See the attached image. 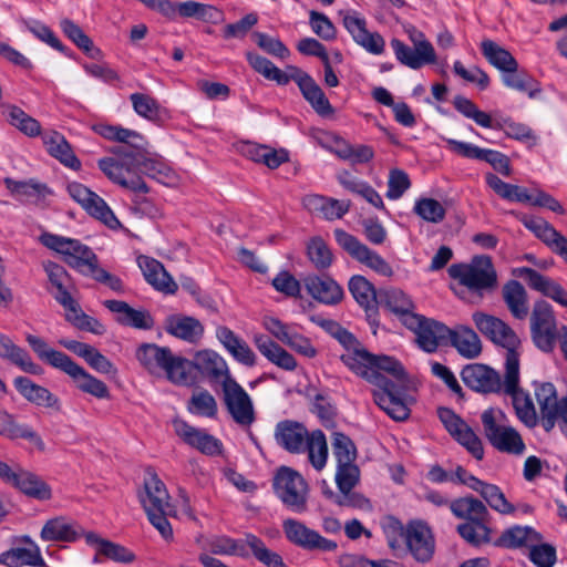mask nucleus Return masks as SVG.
I'll use <instances>...</instances> for the list:
<instances>
[{
	"instance_id": "nucleus-15",
	"label": "nucleus",
	"mask_w": 567,
	"mask_h": 567,
	"mask_svg": "<svg viewBox=\"0 0 567 567\" xmlns=\"http://www.w3.org/2000/svg\"><path fill=\"white\" fill-rule=\"evenodd\" d=\"M450 481L466 485L468 488L477 492L488 506L499 514L509 515L514 514L516 511V507L506 499L504 493L497 485L477 478L462 466L455 468L450 475Z\"/></svg>"
},
{
	"instance_id": "nucleus-61",
	"label": "nucleus",
	"mask_w": 567,
	"mask_h": 567,
	"mask_svg": "<svg viewBox=\"0 0 567 567\" xmlns=\"http://www.w3.org/2000/svg\"><path fill=\"white\" fill-rule=\"evenodd\" d=\"M60 28L65 37H68L79 49L86 53L90 58H96L101 51L94 48L92 40L84 33V31L74 21L63 19L60 22Z\"/></svg>"
},
{
	"instance_id": "nucleus-16",
	"label": "nucleus",
	"mask_w": 567,
	"mask_h": 567,
	"mask_svg": "<svg viewBox=\"0 0 567 567\" xmlns=\"http://www.w3.org/2000/svg\"><path fill=\"white\" fill-rule=\"evenodd\" d=\"M70 197L76 202L90 216L103 223L111 229L122 227L120 220L106 202L96 193L79 182H71L66 186Z\"/></svg>"
},
{
	"instance_id": "nucleus-38",
	"label": "nucleus",
	"mask_w": 567,
	"mask_h": 567,
	"mask_svg": "<svg viewBox=\"0 0 567 567\" xmlns=\"http://www.w3.org/2000/svg\"><path fill=\"white\" fill-rule=\"evenodd\" d=\"M216 338L236 361L247 367L255 365L256 355L254 351L244 339L238 337L228 327H217Z\"/></svg>"
},
{
	"instance_id": "nucleus-7",
	"label": "nucleus",
	"mask_w": 567,
	"mask_h": 567,
	"mask_svg": "<svg viewBox=\"0 0 567 567\" xmlns=\"http://www.w3.org/2000/svg\"><path fill=\"white\" fill-rule=\"evenodd\" d=\"M483 432L489 444L499 452L522 455L526 445L518 431L513 427L499 409H487L481 415Z\"/></svg>"
},
{
	"instance_id": "nucleus-48",
	"label": "nucleus",
	"mask_w": 567,
	"mask_h": 567,
	"mask_svg": "<svg viewBox=\"0 0 567 567\" xmlns=\"http://www.w3.org/2000/svg\"><path fill=\"white\" fill-rule=\"evenodd\" d=\"M447 339L451 340L458 353L465 358H476L482 351V344L476 332L468 327H457L451 330Z\"/></svg>"
},
{
	"instance_id": "nucleus-58",
	"label": "nucleus",
	"mask_w": 567,
	"mask_h": 567,
	"mask_svg": "<svg viewBox=\"0 0 567 567\" xmlns=\"http://www.w3.org/2000/svg\"><path fill=\"white\" fill-rule=\"evenodd\" d=\"M502 81L505 86L526 93L530 99L537 97L542 92L538 81L525 72H518V70L507 71L502 75Z\"/></svg>"
},
{
	"instance_id": "nucleus-42",
	"label": "nucleus",
	"mask_w": 567,
	"mask_h": 567,
	"mask_svg": "<svg viewBox=\"0 0 567 567\" xmlns=\"http://www.w3.org/2000/svg\"><path fill=\"white\" fill-rule=\"evenodd\" d=\"M379 305L384 306L396 315L405 326L410 316H415V305L412 299L400 289H388L379 292Z\"/></svg>"
},
{
	"instance_id": "nucleus-49",
	"label": "nucleus",
	"mask_w": 567,
	"mask_h": 567,
	"mask_svg": "<svg viewBox=\"0 0 567 567\" xmlns=\"http://www.w3.org/2000/svg\"><path fill=\"white\" fill-rule=\"evenodd\" d=\"M172 350L167 347H159L154 343H144L136 351L140 363L154 373L164 371Z\"/></svg>"
},
{
	"instance_id": "nucleus-55",
	"label": "nucleus",
	"mask_w": 567,
	"mask_h": 567,
	"mask_svg": "<svg viewBox=\"0 0 567 567\" xmlns=\"http://www.w3.org/2000/svg\"><path fill=\"white\" fill-rule=\"evenodd\" d=\"M349 291L365 310H373L379 305V293L363 276L355 275L349 280Z\"/></svg>"
},
{
	"instance_id": "nucleus-19",
	"label": "nucleus",
	"mask_w": 567,
	"mask_h": 567,
	"mask_svg": "<svg viewBox=\"0 0 567 567\" xmlns=\"http://www.w3.org/2000/svg\"><path fill=\"white\" fill-rule=\"evenodd\" d=\"M535 398L539 406L542 425L545 431L554 429L556 421L567 408V395L558 398L555 385L550 382H533Z\"/></svg>"
},
{
	"instance_id": "nucleus-63",
	"label": "nucleus",
	"mask_w": 567,
	"mask_h": 567,
	"mask_svg": "<svg viewBox=\"0 0 567 567\" xmlns=\"http://www.w3.org/2000/svg\"><path fill=\"white\" fill-rule=\"evenodd\" d=\"M453 105L466 118L473 120L477 125L484 128L493 127V120L489 114L481 111L470 99L457 95L453 100Z\"/></svg>"
},
{
	"instance_id": "nucleus-24",
	"label": "nucleus",
	"mask_w": 567,
	"mask_h": 567,
	"mask_svg": "<svg viewBox=\"0 0 567 567\" xmlns=\"http://www.w3.org/2000/svg\"><path fill=\"white\" fill-rule=\"evenodd\" d=\"M175 433L189 446L200 453L213 456L219 455L223 451V443L219 439L206 432L204 429L195 427L183 420H175Z\"/></svg>"
},
{
	"instance_id": "nucleus-64",
	"label": "nucleus",
	"mask_w": 567,
	"mask_h": 567,
	"mask_svg": "<svg viewBox=\"0 0 567 567\" xmlns=\"http://www.w3.org/2000/svg\"><path fill=\"white\" fill-rule=\"evenodd\" d=\"M247 543L254 557L266 567H286L282 557L269 549L264 540L256 535L247 536Z\"/></svg>"
},
{
	"instance_id": "nucleus-62",
	"label": "nucleus",
	"mask_w": 567,
	"mask_h": 567,
	"mask_svg": "<svg viewBox=\"0 0 567 567\" xmlns=\"http://www.w3.org/2000/svg\"><path fill=\"white\" fill-rule=\"evenodd\" d=\"M8 122L29 137H35L41 134V124L39 121L18 106L9 107Z\"/></svg>"
},
{
	"instance_id": "nucleus-3",
	"label": "nucleus",
	"mask_w": 567,
	"mask_h": 567,
	"mask_svg": "<svg viewBox=\"0 0 567 567\" xmlns=\"http://www.w3.org/2000/svg\"><path fill=\"white\" fill-rule=\"evenodd\" d=\"M246 59L257 73L278 85H287L290 81H295L305 100L319 115L328 116L333 113V107L321 87L300 68L287 65L286 71H282L267 58L252 52H247Z\"/></svg>"
},
{
	"instance_id": "nucleus-37",
	"label": "nucleus",
	"mask_w": 567,
	"mask_h": 567,
	"mask_svg": "<svg viewBox=\"0 0 567 567\" xmlns=\"http://www.w3.org/2000/svg\"><path fill=\"white\" fill-rule=\"evenodd\" d=\"M308 293L324 305H337L343 298L342 287L330 277L308 276L303 280Z\"/></svg>"
},
{
	"instance_id": "nucleus-10",
	"label": "nucleus",
	"mask_w": 567,
	"mask_h": 567,
	"mask_svg": "<svg viewBox=\"0 0 567 567\" xmlns=\"http://www.w3.org/2000/svg\"><path fill=\"white\" fill-rule=\"evenodd\" d=\"M504 393L513 400L518 419L527 426H535L537 412L528 392L519 386V360L511 354L504 374Z\"/></svg>"
},
{
	"instance_id": "nucleus-27",
	"label": "nucleus",
	"mask_w": 567,
	"mask_h": 567,
	"mask_svg": "<svg viewBox=\"0 0 567 567\" xmlns=\"http://www.w3.org/2000/svg\"><path fill=\"white\" fill-rule=\"evenodd\" d=\"M86 544L95 550L94 563L109 559L114 563L130 564L135 560V554L125 546L101 537L94 532L84 534Z\"/></svg>"
},
{
	"instance_id": "nucleus-14",
	"label": "nucleus",
	"mask_w": 567,
	"mask_h": 567,
	"mask_svg": "<svg viewBox=\"0 0 567 567\" xmlns=\"http://www.w3.org/2000/svg\"><path fill=\"white\" fill-rule=\"evenodd\" d=\"M333 235L337 244L353 259L369 267L380 276L391 277L393 275L391 265L377 251L361 243L355 236L341 228L334 229Z\"/></svg>"
},
{
	"instance_id": "nucleus-50",
	"label": "nucleus",
	"mask_w": 567,
	"mask_h": 567,
	"mask_svg": "<svg viewBox=\"0 0 567 567\" xmlns=\"http://www.w3.org/2000/svg\"><path fill=\"white\" fill-rule=\"evenodd\" d=\"M391 47L396 60L412 70H419L426 64H434L436 62V55L423 58L420 49L416 47L411 48L399 39H392Z\"/></svg>"
},
{
	"instance_id": "nucleus-35",
	"label": "nucleus",
	"mask_w": 567,
	"mask_h": 567,
	"mask_svg": "<svg viewBox=\"0 0 567 567\" xmlns=\"http://www.w3.org/2000/svg\"><path fill=\"white\" fill-rule=\"evenodd\" d=\"M61 371L72 379L76 389L81 392L87 393L100 400L110 398V390L107 385L103 381L90 374L72 359L69 360Z\"/></svg>"
},
{
	"instance_id": "nucleus-41",
	"label": "nucleus",
	"mask_w": 567,
	"mask_h": 567,
	"mask_svg": "<svg viewBox=\"0 0 567 567\" xmlns=\"http://www.w3.org/2000/svg\"><path fill=\"white\" fill-rule=\"evenodd\" d=\"M302 203L309 212L320 214L327 220L340 219L350 209L349 200H339L320 195H308Z\"/></svg>"
},
{
	"instance_id": "nucleus-13",
	"label": "nucleus",
	"mask_w": 567,
	"mask_h": 567,
	"mask_svg": "<svg viewBox=\"0 0 567 567\" xmlns=\"http://www.w3.org/2000/svg\"><path fill=\"white\" fill-rule=\"evenodd\" d=\"M40 240L47 248L62 255L64 261L79 272L95 260L94 251L78 239L45 233Z\"/></svg>"
},
{
	"instance_id": "nucleus-22",
	"label": "nucleus",
	"mask_w": 567,
	"mask_h": 567,
	"mask_svg": "<svg viewBox=\"0 0 567 567\" xmlns=\"http://www.w3.org/2000/svg\"><path fill=\"white\" fill-rule=\"evenodd\" d=\"M0 477L32 498L48 501L52 497L51 487L38 475L22 470L14 472L2 461H0Z\"/></svg>"
},
{
	"instance_id": "nucleus-18",
	"label": "nucleus",
	"mask_w": 567,
	"mask_h": 567,
	"mask_svg": "<svg viewBox=\"0 0 567 567\" xmlns=\"http://www.w3.org/2000/svg\"><path fill=\"white\" fill-rule=\"evenodd\" d=\"M225 406L236 424L246 429L256 421L252 400L246 390L236 381L228 380L223 388Z\"/></svg>"
},
{
	"instance_id": "nucleus-11",
	"label": "nucleus",
	"mask_w": 567,
	"mask_h": 567,
	"mask_svg": "<svg viewBox=\"0 0 567 567\" xmlns=\"http://www.w3.org/2000/svg\"><path fill=\"white\" fill-rule=\"evenodd\" d=\"M529 321L530 336L536 348L546 353L551 352L559 337L553 307L545 300L536 301Z\"/></svg>"
},
{
	"instance_id": "nucleus-21",
	"label": "nucleus",
	"mask_w": 567,
	"mask_h": 567,
	"mask_svg": "<svg viewBox=\"0 0 567 567\" xmlns=\"http://www.w3.org/2000/svg\"><path fill=\"white\" fill-rule=\"evenodd\" d=\"M282 530L288 542L303 549H319L322 551H333L337 549L336 542L322 537L318 532L307 527L297 519H285L282 522Z\"/></svg>"
},
{
	"instance_id": "nucleus-17",
	"label": "nucleus",
	"mask_w": 567,
	"mask_h": 567,
	"mask_svg": "<svg viewBox=\"0 0 567 567\" xmlns=\"http://www.w3.org/2000/svg\"><path fill=\"white\" fill-rule=\"evenodd\" d=\"M437 415L445 430L456 442L464 446L473 457L478 461L483 460L484 447L482 440L461 416L449 408H440Z\"/></svg>"
},
{
	"instance_id": "nucleus-29",
	"label": "nucleus",
	"mask_w": 567,
	"mask_h": 567,
	"mask_svg": "<svg viewBox=\"0 0 567 567\" xmlns=\"http://www.w3.org/2000/svg\"><path fill=\"white\" fill-rule=\"evenodd\" d=\"M195 369L210 382L225 384L228 380H234L229 373V369L225 359L214 350H200L194 358Z\"/></svg>"
},
{
	"instance_id": "nucleus-44",
	"label": "nucleus",
	"mask_w": 567,
	"mask_h": 567,
	"mask_svg": "<svg viewBox=\"0 0 567 567\" xmlns=\"http://www.w3.org/2000/svg\"><path fill=\"white\" fill-rule=\"evenodd\" d=\"M43 267L48 275L49 282L55 289V291H52L54 299L61 306L70 305L73 298L68 289L71 282V277L68 271L63 266L53 261L45 262Z\"/></svg>"
},
{
	"instance_id": "nucleus-8",
	"label": "nucleus",
	"mask_w": 567,
	"mask_h": 567,
	"mask_svg": "<svg viewBox=\"0 0 567 567\" xmlns=\"http://www.w3.org/2000/svg\"><path fill=\"white\" fill-rule=\"evenodd\" d=\"M389 526L402 533L409 553L417 563L426 564L432 560L435 553V538L425 522L411 520L403 527L399 520L391 518Z\"/></svg>"
},
{
	"instance_id": "nucleus-43",
	"label": "nucleus",
	"mask_w": 567,
	"mask_h": 567,
	"mask_svg": "<svg viewBox=\"0 0 567 567\" xmlns=\"http://www.w3.org/2000/svg\"><path fill=\"white\" fill-rule=\"evenodd\" d=\"M254 342L258 351L271 363L287 371L296 369L295 358L267 336H256Z\"/></svg>"
},
{
	"instance_id": "nucleus-34",
	"label": "nucleus",
	"mask_w": 567,
	"mask_h": 567,
	"mask_svg": "<svg viewBox=\"0 0 567 567\" xmlns=\"http://www.w3.org/2000/svg\"><path fill=\"white\" fill-rule=\"evenodd\" d=\"M22 542L23 546H17L0 554V564L8 567L44 566L45 561L39 546L28 536L23 537Z\"/></svg>"
},
{
	"instance_id": "nucleus-45",
	"label": "nucleus",
	"mask_w": 567,
	"mask_h": 567,
	"mask_svg": "<svg viewBox=\"0 0 567 567\" xmlns=\"http://www.w3.org/2000/svg\"><path fill=\"white\" fill-rule=\"evenodd\" d=\"M243 153L247 158L261 163L270 169H275L288 161V153L286 151H277L267 145L256 143H246L243 147Z\"/></svg>"
},
{
	"instance_id": "nucleus-56",
	"label": "nucleus",
	"mask_w": 567,
	"mask_h": 567,
	"mask_svg": "<svg viewBox=\"0 0 567 567\" xmlns=\"http://www.w3.org/2000/svg\"><path fill=\"white\" fill-rule=\"evenodd\" d=\"M539 538V534L532 527L516 525L505 529L495 544L506 548H519L532 545Z\"/></svg>"
},
{
	"instance_id": "nucleus-20",
	"label": "nucleus",
	"mask_w": 567,
	"mask_h": 567,
	"mask_svg": "<svg viewBox=\"0 0 567 567\" xmlns=\"http://www.w3.org/2000/svg\"><path fill=\"white\" fill-rule=\"evenodd\" d=\"M405 327L415 334L419 347L426 352L436 351L451 333V329L443 323L419 313L410 316Z\"/></svg>"
},
{
	"instance_id": "nucleus-57",
	"label": "nucleus",
	"mask_w": 567,
	"mask_h": 567,
	"mask_svg": "<svg viewBox=\"0 0 567 567\" xmlns=\"http://www.w3.org/2000/svg\"><path fill=\"white\" fill-rule=\"evenodd\" d=\"M62 307L65 310L66 320L74 327L94 334H103L105 332L104 326L97 319L84 313L74 299L71 300L70 305Z\"/></svg>"
},
{
	"instance_id": "nucleus-28",
	"label": "nucleus",
	"mask_w": 567,
	"mask_h": 567,
	"mask_svg": "<svg viewBox=\"0 0 567 567\" xmlns=\"http://www.w3.org/2000/svg\"><path fill=\"white\" fill-rule=\"evenodd\" d=\"M513 274L523 278L532 289L567 308V291L560 284L528 267L516 268Z\"/></svg>"
},
{
	"instance_id": "nucleus-6",
	"label": "nucleus",
	"mask_w": 567,
	"mask_h": 567,
	"mask_svg": "<svg viewBox=\"0 0 567 567\" xmlns=\"http://www.w3.org/2000/svg\"><path fill=\"white\" fill-rule=\"evenodd\" d=\"M138 499L150 523L159 532L164 539H172L173 529L166 518V514L171 512V496L164 482L154 471H147L143 489L138 492Z\"/></svg>"
},
{
	"instance_id": "nucleus-39",
	"label": "nucleus",
	"mask_w": 567,
	"mask_h": 567,
	"mask_svg": "<svg viewBox=\"0 0 567 567\" xmlns=\"http://www.w3.org/2000/svg\"><path fill=\"white\" fill-rule=\"evenodd\" d=\"M47 152L58 159L62 165L73 171L81 168V161L76 157L65 137L56 132L50 131L42 135Z\"/></svg>"
},
{
	"instance_id": "nucleus-32",
	"label": "nucleus",
	"mask_w": 567,
	"mask_h": 567,
	"mask_svg": "<svg viewBox=\"0 0 567 567\" xmlns=\"http://www.w3.org/2000/svg\"><path fill=\"white\" fill-rule=\"evenodd\" d=\"M17 391L30 403L61 412V400L49 389L34 383L27 377H17L13 380Z\"/></svg>"
},
{
	"instance_id": "nucleus-31",
	"label": "nucleus",
	"mask_w": 567,
	"mask_h": 567,
	"mask_svg": "<svg viewBox=\"0 0 567 567\" xmlns=\"http://www.w3.org/2000/svg\"><path fill=\"white\" fill-rule=\"evenodd\" d=\"M137 265L147 284L154 289L168 295H174L177 291L178 285L166 271L162 262L148 256H140Z\"/></svg>"
},
{
	"instance_id": "nucleus-54",
	"label": "nucleus",
	"mask_w": 567,
	"mask_h": 567,
	"mask_svg": "<svg viewBox=\"0 0 567 567\" xmlns=\"http://www.w3.org/2000/svg\"><path fill=\"white\" fill-rule=\"evenodd\" d=\"M25 340L37 357L54 369L61 371L71 359L64 352L50 348L45 340L38 336L27 334Z\"/></svg>"
},
{
	"instance_id": "nucleus-59",
	"label": "nucleus",
	"mask_w": 567,
	"mask_h": 567,
	"mask_svg": "<svg viewBox=\"0 0 567 567\" xmlns=\"http://www.w3.org/2000/svg\"><path fill=\"white\" fill-rule=\"evenodd\" d=\"M0 435L9 439H25L31 442H41L37 432L27 424H18L13 415L4 410H0Z\"/></svg>"
},
{
	"instance_id": "nucleus-12",
	"label": "nucleus",
	"mask_w": 567,
	"mask_h": 567,
	"mask_svg": "<svg viewBox=\"0 0 567 567\" xmlns=\"http://www.w3.org/2000/svg\"><path fill=\"white\" fill-rule=\"evenodd\" d=\"M473 321L482 334L495 344L506 349L505 365L507 364L511 354L519 360V354L516 349L518 348L520 340L506 322L497 317L484 312L473 313Z\"/></svg>"
},
{
	"instance_id": "nucleus-26",
	"label": "nucleus",
	"mask_w": 567,
	"mask_h": 567,
	"mask_svg": "<svg viewBox=\"0 0 567 567\" xmlns=\"http://www.w3.org/2000/svg\"><path fill=\"white\" fill-rule=\"evenodd\" d=\"M523 225L567 262V238L542 217L524 216Z\"/></svg>"
},
{
	"instance_id": "nucleus-2",
	"label": "nucleus",
	"mask_w": 567,
	"mask_h": 567,
	"mask_svg": "<svg viewBox=\"0 0 567 567\" xmlns=\"http://www.w3.org/2000/svg\"><path fill=\"white\" fill-rule=\"evenodd\" d=\"M97 133L113 142L126 144L116 146L113 153L118 156L103 157L97 161L99 168L113 183L135 193H148V187L141 174L147 175L164 185H174L177 176L164 162L145 157L143 151L147 144L145 137L136 131L124 128L120 125L102 124Z\"/></svg>"
},
{
	"instance_id": "nucleus-30",
	"label": "nucleus",
	"mask_w": 567,
	"mask_h": 567,
	"mask_svg": "<svg viewBox=\"0 0 567 567\" xmlns=\"http://www.w3.org/2000/svg\"><path fill=\"white\" fill-rule=\"evenodd\" d=\"M165 331L189 344L198 343L205 332L204 324L192 316L172 315L166 318Z\"/></svg>"
},
{
	"instance_id": "nucleus-47",
	"label": "nucleus",
	"mask_w": 567,
	"mask_h": 567,
	"mask_svg": "<svg viewBox=\"0 0 567 567\" xmlns=\"http://www.w3.org/2000/svg\"><path fill=\"white\" fill-rule=\"evenodd\" d=\"M503 299L516 319H525L528 315V300L524 286L517 280H509L503 287Z\"/></svg>"
},
{
	"instance_id": "nucleus-46",
	"label": "nucleus",
	"mask_w": 567,
	"mask_h": 567,
	"mask_svg": "<svg viewBox=\"0 0 567 567\" xmlns=\"http://www.w3.org/2000/svg\"><path fill=\"white\" fill-rule=\"evenodd\" d=\"M481 51L484 58L503 74L518 70V63L512 53L493 40H483Z\"/></svg>"
},
{
	"instance_id": "nucleus-9",
	"label": "nucleus",
	"mask_w": 567,
	"mask_h": 567,
	"mask_svg": "<svg viewBox=\"0 0 567 567\" xmlns=\"http://www.w3.org/2000/svg\"><path fill=\"white\" fill-rule=\"evenodd\" d=\"M274 491L282 504L295 513L307 509L308 485L295 470L282 466L274 477Z\"/></svg>"
},
{
	"instance_id": "nucleus-53",
	"label": "nucleus",
	"mask_w": 567,
	"mask_h": 567,
	"mask_svg": "<svg viewBox=\"0 0 567 567\" xmlns=\"http://www.w3.org/2000/svg\"><path fill=\"white\" fill-rule=\"evenodd\" d=\"M450 509L455 517L467 522L486 519L488 516L485 504L473 496H464L452 501Z\"/></svg>"
},
{
	"instance_id": "nucleus-40",
	"label": "nucleus",
	"mask_w": 567,
	"mask_h": 567,
	"mask_svg": "<svg viewBox=\"0 0 567 567\" xmlns=\"http://www.w3.org/2000/svg\"><path fill=\"white\" fill-rule=\"evenodd\" d=\"M0 357L9 360L23 372L33 375L43 374L41 365L35 363L27 350L17 346L8 336L0 332Z\"/></svg>"
},
{
	"instance_id": "nucleus-23",
	"label": "nucleus",
	"mask_w": 567,
	"mask_h": 567,
	"mask_svg": "<svg viewBox=\"0 0 567 567\" xmlns=\"http://www.w3.org/2000/svg\"><path fill=\"white\" fill-rule=\"evenodd\" d=\"M343 27L350 33L352 40L367 52L380 55L385 50V41L379 32H370L367 28V20L359 13L352 11L343 14Z\"/></svg>"
},
{
	"instance_id": "nucleus-4",
	"label": "nucleus",
	"mask_w": 567,
	"mask_h": 567,
	"mask_svg": "<svg viewBox=\"0 0 567 567\" xmlns=\"http://www.w3.org/2000/svg\"><path fill=\"white\" fill-rule=\"evenodd\" d=\"M449 275L457 281L454 292L467 302H478L498 287V276L487 255L474 256L470 262L453 264Z\"/></svg>"
},
{
	"instance_id": "nucleus-36",
	"label": "nucleus",
	"mask_w": 567,
	"mask_h": 567,
	"mask_svg": "<svg viewBox=\"0 0 567 567\" xmlns=\"http://www.w3.org/2000/svg\"><path fill=\"white\" fill-rule=\"evenodd\" d=\"M104 306L116 315V321L123 326L142 330H150L154 326V319L147 310L134 309L122 300H105Z\"/></svg>"
},
{
	"instance_id": "nucleus-51",
	"label": "nucleus",
	"mask_w": 567,
	"mask_h": 567,
	"mask_svg": "<svg viewBox=\"0 0 567 567\" xmlns=\"http://www.w3.org/2000/svg\"><path fill=\"white\" fill-rule=\"evenodd\" d=\"M133 109L137 115L153 123L164 122L168 115L167 111L152 96L143 93H133L130 96Z\"/></svg>"
},
{
	"instance_id": "nucleus-25",
	"label": "nucleus",
	"mask_w": 567,
	"mask_h": 567,
	"mask_svg": "<svg viewBox=\"0 0 567 567\" xmlns=\"http://www.w3.org/2000/svg\"><path fill=\"white\" fill-rule=\"evenodd\" d=\"M463 382L472 390L481 393H499L504 392V380L494 369L484 364H468L462 372Z\"/></svg>"
},
{
	"instance_id": "nucleus-33",
	"label": "nucleus",
	"mask_w": 567,
	"mask_h": 567,
	"mask_svg": "<svg viewBox=\"0 0 567 567\" xmlns=\"http://www.w3.org/2000/svg\"><path fill=\"white\" fill-rule=\"evenodd\" d=\"M86 533L78 523L64 516H56L45 522L40 537L43 542L74 543Z\"/></svg>"
},
{
	"instance_id": "nucleus-5",
	"label": "nucleus",
	"mask_w": 567,
	"mask_h": 567,
	"mask_svg": "<svg viewBox=\"0 0 567 567\" xmlns=\"http://www.w3.org/2000/svg\"><path fill=\"white\" fill-rule=\"evenodd\" d=\"M275 441L278 446L291 454L307 453L311 466L320 472L328 462V443L321 430L309 432L302 423L284 420L276 424Z\"/></svg>"
},
{
	"instance_id": "nucleus-1",
	"label": "nucleus",
	"mask_w": 567,
	"mask_h": 567,
	"mask_svg": "<svg viewBox=\"0 0 567 567\" xmlns=\"http://www.w3.org/2000/svg\"><path fill=\"white\" fill-rule=\"evenodd\" d=\"M334 338L344 347L341 361L353 373L374 385L373 401L390 417L404 421L410 415L409 377L394 358L374 355L361 347L355 337L340 328Z\"/></svg>"
},
{
	"instance_id": "nucleus-52",
	"label": "nucleus",
	"mask_w": 567,
	"mask_h": 567,
	"mask_svg": "<svg viewBox=\"0 0 567 567\" xmlns=\"http://www.w3.org/2000/svg\"><path fill=\"white\" fill-rule=\"evenodd\" d=\"M194 370V361L172 352L163 372L171 382L178 385H189L195 380L193 375Z\"/></svg>"
},
{
	"instance_id": "nucleus-60",
	"label": "nucleus",
	"mask_w": 567,
	"mask_h": 567,
	"mask_svg": "<svg viewBox=\"0 0 567 567\" xmlns=\"http://www.w3.org/2000/svg\"><path fill=\"white\" fill-rule=\"evenodd\" d=\"M249 535L250 534H246L244 539H235L228 536L216 537L210 543V549L214 554L217 555H229L247 558L249 556V550L251 551L247 543V536Z\"/></svg>"
}]
</instances>
